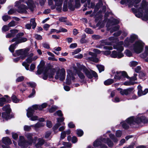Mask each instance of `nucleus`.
<instances>
[{
    "instance_id": "c756f323",
    "label": "nucleus",
    "mask_w": 148,
    "mask_h": 148,
    "mask_svg": "<svg viewBox=\"0 0 148 148\" xmlns=\"http://www.w3.org/2000/svg\"><path fill=\"white\" fill-rule=\"evenodd\" d=\"M83 131L81 129H77L76 131V134L78 137H81L84 134Z\"/></svg>"
},
{
    "instance_id": "4468645a",
    "label": "nucleus",
    "mask_w": 148,
    "mask_h": 148,
    "mask_svg": "<svg viewBox=\"0 0 148 148\" xmlns=\"http://www.w3.org/2000/svg\"><path fill=\"white\" fill-rule=\"evenodd\" d=\"M134 117L132 116L127 119L126 121L127 124L131 125H134Z\"/></svg>"
},
{
    "instance_id": "6e6552de",
    "label": "nucleus",
    "mask_w": 148,
    "mask_h": 148,
    "mask_svg": "<svg viewBox=\"0 0 148 148\" xmlns=\"http://www.w3.org/2000/svg\"><path fill=\"white\" fill-rule=\"evenodd\" d=\"M29 144V143L27 140H24L22 141L19 142V146H21L22 148H27Z\"/></svg>"
},
{
    "instance_id": "58836bf2",
    "label": "nucleus",
    "mask_w": 148,
    "mask_h": 148,
    "mask_svg": "<svg viewBox=\"0 0 148 148\" xmlns=\"http://www.w3.org/2000/svg\"><path fill=\"white\" fill-rule=\"evenodd\" d=\"M94 18H95V23H97L99 21H101L102 19V16L101 14L97 16H95L94 17Z\"/></svg>"
},
{
    "instance_id": "f257e3e1",
    "label": "nucleus",
    "mask_w": 148,
    "mask_h": 148,
    "mask_svg": "<svg viewBox=\"0 0 148 148\" xmlns=\"http://www.w3.org/2000/svg\"><path fill=\"white\" fill-rule=\"evenodd\" d=\"M79 66L77 65L78 69L75 66L74 68V69L75 70L79 77L81 79V81H80L81 83L84 82L85 83L86 82H84V79L85 78V76L83 73L81 71L83 70V71L84 73L86 76L89 79H92L93 77L95 78L98 77V76L97 73L95 71L91 70L90 71L84 65Z\"/></svg>"
},
{
    "instance_id": "052dcab7",
    "label": "nucleus",
    "mask_w": 148,
    "mask_h": 148,
    "mask_svg": "<svg viewBox=\"0 0 148 148\" xmlns=\"http://www.w3.org/2000/svg\"><path fill=\"white\" fill-rule=\"evenodd\" d=\"M2 19L5 21H6L8 19H10V17L7 15H4L2 16Z\"/></svg>"
},
{
    "instance_id": "0eeeda50",
    "label": "nucleus",
    "mask_w": 148,
    "mask_h": 148,
    "mask_svg": "<svg viewBox=\"0 0 148 148\" xmlns=\"http://www.w3.org/2000/svg\"><path fill=\"white\" fill-rule=\"evenodd\" d=\"M28 9L27 7L23 4H19V13L26 14L27 13V10Z\"/></svg>"
},
{
    "instance_id": "774afa93",
    "label": "nucleus",
    "mask_w": 148,
    "mask_h": 148,
    "mask_svg": "<svg viewBox=\"0 0 148 148\" xmlns=\"http://www.w3.org/2000/svg\"><path fill=\"white\" fill-rule=\"evenodd\" d=\"M46 125L47 127L49 128H51L52 126L51 122L50 121H47L46 123Z\"/></svg>"
},
{
    "instance_id": "72a5a7b5",
    "label": "nucleus",
    "mask_w": 148,
    "mask_h": 148,
    "mask_svg": "<svg viewBox=\"0 0 148 148\" xmlns=\"http://www.w3.org/2000/svg\"><path fill=\"white\" fill-rule=\"evenodd\" d=\"M123 44V42L122 41H121L117 43L116 45L113 46L114 49H118Z\"/></svg>"
},
{
    "instance_id": "a211bd4d",
    "label": "nucleus",
    "mask_w": 148,
    "mask_h": 148,
    "mask_svg": "<svg viewBox=\"0 0 148 148\" xmlns=\"http://www.w3.org/2000/svg\"><path fill=\"white\" fill-rule=\"evenodd\" d=\"M38 142L35 144L36 146H42L45 143V140L41 138H39L38 139Z\"/></svg>"
},
{
    "instance_id": "de8ad7c7",
    "label": "nucleus",
    "mask_w": 148,
    "mask_h": 148,
    "mask_svg": "<svg viewBox=\"0 0 148 148\" xmlns=\"http://www.w3.org/2000/svg\"><path fill=\"white\" fill-rule=\"evenodd\" d=\"M43 74V79L45 80H47L49 75V73L45 72L44 71Z\"/></svg>"
},
{
    "instance_id": "ddd939ff",
    "label": "nucleus",
    "mask_w": 148,
    "mask_h": 148,
    "mask_svg": "<svg viewBox=\"0 0 148 148\" xmlns=\"http://www.w3.org/2000/svg\"><path fill=\"white\" fill-rule=\"evenodd\" d=\"M116 74L114 76V79H115L119 80L121 81L123 80V79L122 78L121 74V71H116Z\"/></svg>"
},
{
    "instance_id": "69168bd1",
    "label": "nucleus",
    "mask_w": 148,
    "mask_h": 148,
    "mask_svg": "<svg viewBox=\"0 0 148 148\" xmlns=\"http://www.w3.org/2000/svg\"><path fill=\"white\" fill-rule=\"evenodd\" d=\"M56 72V70L54 68H51L50 70L49 74L51 75H54Z\"/></svg>"
},
{
    "instance_id": "e2e57ef3",
    "label": "nucleus",
    "mask_w": 148,
    "mask_h": 148,
    "mask_svg": "<svg viewBox=\"0 0 148 148\" xmlns=\"http://www.w3.org/2000/svg\"><path fill=\"white\" fill-rule=\"evenodd\" d=\"M142 19L143 21H146L148 20V13L144 15L142 17Z\"/></svg>"
},
{
    "instance_id": "c03bdc74",
    "label": "nucleus",
    "mask_w": 148,
    "mask_h": 148,
    "mask_svg": "<svg viewBox=\"0 0 148 148\" xmlns=\"http://www.w3.org/2000/svg\"><path fill=\"white\" fill-rule=\"evenodd\" d=\"M27 84L33 88H34L36 86V84L33 82H29L27 83Z\"/></svg>"
},
{
    "instance_id": "bb28decb",
    "label": "nucleus",
    "mask_w": 148,
    "mask_h": 148,
    "mask_svg": "<svg viewBox=\"0 0 148 148\" xmlns=\"http://www.w3.org/2000/svg\"><path fill=\"white\" fill-rule=\"evenodd\" d=\"M30 22L31 26H32V28L34 29L36 27V23L35 22V18H31L30 20Z\"/></svg>"
},
{
    "instance_id": "a878e982",
    "label": "nucleus",
    "mask_w": 148,
    "mask_h": 148,
    "mask_svg": "<svg viewBox=\"0 0 148 148\" xmlns=\"http://www.w3.org/2000/svg\"><path fill=\"white\" fill-rule=\"evenodd\" d=\"M3 110L7 112H10L11 110L9 105H6L3 106L2 108Z\"/></svg>"
},
{
    "instance_id": "13d9d810",
    "label": "nucleus",
    "mask_w": 148,
    "mask_h": 148,
    "mask_svg": "<svg viewBox=\"0 0 148 148\" xmlns=\"http://www.w3.org/2000/svg\"><path fill=\"white\" fill-rule=\"evenodd\" d=\"M62 144L67 147L71 148V144L69 142H63Z\"/></svg>"
},
{
    "instance_id": "a19ab883",
    "label": "nucleus",
    "mask_w": 148,
    "mask_h": 148,
    "mask_svg": "<svg viewBox=\"0 0 148 148\" xmlns=\"http://www.w3.org/2000/svg\"><path fill=\"white\" fill-rule=\"evenodd\" d=\"M6 100L4 97L0 98V106H2L5 103Z\"/></svg>"
},
{
    "instance_id": "e433bc0d",
    "label": "nucleus",
    "mask_w": 148,
    "mask_h": 148,
    "mask_svg": "<svg viewBox=\"0 0 148 148\" xmlns=\"http://www.w3.org/2000/svg\"><path fill=\"white\" fill-rule=\"evenodd\" d=\"M67 2V1H65L64 3L63 7V11L64 12H67L68 10Z\"/></svg>"
},
{
    "instance_id": "6e6d98bb",
    "label": "nucleus",
    "mask_w": 148,
    "mask_h": 148,
    "mask_svg": "<svg viewBox=\"0 0 148 148\" xmlns=\"http://www.w3.org/2000/svg\"><path fill=\"white\" fill-rule=\"evenodd\" d=\"M106 144L109 147H111L113 146L114 143L109 138Z\"/></svg>"
},
{
    "instance_id": "b1692460",
    "label": "nucleus",
    "mask_w": 148,
    "mask_h": 148,
    "mask_svg": "<svg viewBox=\"0 0 148 148\" xmlns=\"http://www.w3.org/2000/svg\"><path fill=\"white\" fill-rule=\"evenodd\" d=\"M10 112H4L2 113V117L7 120L10 119L9 116V114Z\"/></svg>"
},
{
    "instance_id": "4d7b16f0",
    "label": "nucleus",
    "mask_w": 148,
    "mask_h": 148,
    "mask_svg": "<svg viewBox=\"0 0 148 148\" xmlns=\"http://www.w3.org/2000/svg\"><path fill=\"white\" fill-rule=\"evenodd\" d=\"M56 109V106H52L49 110V112L50 113H52L55 112Z\"/></svg>"
},
{
    "instance_id": "412c9836",
    "label": "nucleus",
    "mask_w": 148,
    "mask_h": 148,
    "mask_svg": "<svg viewBox=\"0 0 148 148\" xmlns=\"http://www.w3.org/2000/svg\"><path fill=\"white\" fill-rule=\"evenodd\" d=\"M102 142L100 140H96L94 142L93 146L95 147H97L99 146H100Z\"/></svg>"
},
{
    "instance_id": "5fc2aeb1",
    "label": "nucleus",
    "mask_w": 148,
    "mask_h": 148,
    "mask_svg": "<svg viewBox=\"0 0 148 148\" xmlns=\"http://www.w3.org/2000/svg\"><path fill=\"white\" fill-rule=\"evenodd\" d=\"M134 123H135L139 124L141 123L140 117H138L136 119L134 118Z\"/></svg>"
},
{
    "instance_id": "4c0bfd02",
    "label": "nucleus",
    "mask_w": 148,
    "mask_h": 148,
    "mask_svg": "<svg viewBox=\"0 0 148 148\" xmlns=\"http://www.w3.org/2000/svg\"><path fill=\"white\" fill-rule=\"evenodd\" d=\"M110 138L114 143L117 142L118 141L117 138L115 137L114 134H110L109 135Z\"/></svg>"
},
{
    "instance_id": "cd10ccee",
    "label": "nucleus",
    "mask_w": 148,
    "mask_h": 148,
    "mask_svg": "<svg viewBox=\"0 0 148 148\" xmlns=\"http://www.w3.org/2000/svg\"><path fill=\"white\" fill-rule=\"evenodd\" d=\"M71 76L70 75H67L66 78V84L68 85H70L71 83Z\"/></svg>"
},
{
    "instance_id": "6ab92c4d",
    "label": "nucleus",
    "mask_w": 148,
    "mask_h": 148,
    "mask_svg": "<svg viewBox=\"0 0 148 148\" xmlns=\"http://www.w3.org/2000/svg\"><path fill=\"white\" fill-rule=\"evenodd\" d=\"M27 5L28 9H29L32 12L34 11V8L36 7V6L34 3H29L27 4Z\"/></svg>"
},
{
    "instance_id": "f8f14e48",
    "label": "nucleus",
    "mask_w": 148,
    "mask_h": 148,
    "mask_svg": "<svg viewBox=\"0 0 148 148\" xmlns=\"http://www.w3.org/2000/svg\"><path fill=\"white\" fill-rule=\"evenodd\" d=\"M2 141L3 143L6 145H10L12 143V141L8 137H5L2 139Z\"/></svg>"
},
{
    "instance_id": "864d4df0",
    "label": "nucleus",
    "mask_w": 148,
    "mask_h": 148,
    "mask_svg": "<svg viewBox=\"0 0 148 148\" xmlns=\"http://www.w3.org/2000/svg\"><path fill=\"white\" fill-rule=\"evenodd\" d=\"M61 125L60 123H57L56 124L52 127L53 130V131L57 130L59 127Z\"/></svg>"
},
{
    "instance_id": "09e8293b",
    "label": "nucleus",
    "mask_w": 148,
    "mask_h": 148,
    "mask_svg": "<svg viewBox=\"0 0 148 148\" xmlns=\"http://www.w3.org/2000/svg\"><path fill=\"white\" fill-rule=\"evenodd\" d=\"M27 40V38L23 37H19V43L24 42H26Z\"/></svg>"
},
{
    "instance_id": "c85d7f7f",
    "label": "nucleus",
    "mask_w": 148,
    "mask_h": 148,
    "mask_svg": "<svg viewBox=\"0 0 148 148\" xmlns=\"http://www.w3.org/2000/svg\"><path fill=\"white\" fill-rule=\"evenodd\" d=\"M96 66L99 70V72L100 73L102 71H104L105 69L104 66L101 64H97Z\"/></svg>"
},
{
    "instance_id": "0e129e2a",
    "label": "nucleus",
    "mask_w": 148,
    "mask_h": 148,
    "mask_svg": "<svg viewBox=\"0 0 148 148\" xmlns=\"http://www.w3.org/2000/svg\"><path fill=\"white\" fill-rule=\"evenodd\" d=\"M34 37L38 40H41L42 39V36L38 34H35Z\"/></svg>"
},
{
    "instance_id": "338daca9",
    "label": "nucleus",
    "mask_w": 148,
    "mask_h": 148,
    "mask_svg": "<svg viewBox=\"0 0 148 148\" xmlns=\"http://www.w3.org/2000/svg\"><path fill=\"white\" fill-rule=\"evenodd\" d=\"M68 126L70 128H73L75 127V125L73 124V122H69L68 124Z\"/></svg>"
},
{
    "instance_id": "bf43d9fd",
    "label": "nucleus",
    "mask_w": 148,
    "mask_h": 148,
    "mask_svg": "<svg viewBox=\"0 0 148 148\" xmlns=\"http://www.w3.org/2000/svg\"><path fill=\"white\" fill-rule=\"evenodd\" d=\"M85 31L88 34H92L94 33V32L90 28H86Z\"/></svg>"
},
{
    "instance_id": "aec40b11",
    "label": "nucleus",
    "mask_w": 148,
    "mask_h": 148,
    "mask_svg": "<svg viewBox=\"0 0 148 148\" xmlns=\"http://www.w3.org/2000/svg\"><path fill=\"white\" fill-rule=\"evenodd\" d=\"M114 82V80L113 79H108L104 82V84L106 86H108L112 84Z\"/></svg>"
},
{
    "instance_id": "f704fd0d",
    "label": "nucleus",
    "mask_w": 148,
    "mask_h": 148,
    "mask_svg": "<svg viewBox=\"0 0 148 148\" xmlns=\"http://www.w3.org/2000/svg\"><path fill=\"white\" fill-rule=\"evenodd\" d=\"M139 73V76L140 79H143L146 75V73L144 71H140Z\"/></svg>"
},
{
    "instance_id": "20e7f679",
    "label": "nucleus",
    "mask_w": 148,
    "mask_h": 148,
    "mask_svg": "<svg viewBox=\"0 0 148 148\" xmlns=\"http://www.w3.org/2000/svg\"><path fill=\"white\" fill-rule=\"evenodd\" d=\"M138 39L137 35L133 34L131 35L130 38H127L124 41V44L127 46H128L130 45V43H133L136 39Z\"/></svg>"
},
{
    "instance_id": "2f4dec72",
    "label": "nucleus",
    "mask_w": 148,
    "mask_h": 148,
    "mask_svg": "<svg viewBox=\"0 0 148 148\" xmlns=\"http://www.w3.org/2000/svg\"><path fill=\"white\" fill-rule=\"evenodd\" d=\"M75 8L78 9L81 6V4L80 0H75Z\"/></svg>"
},
{
    "instance_id": "680f3d73",
    "label": "nucleus",
    "mask_w": 148,
    "mask_h": 148,
    "mask_svg": "<svg viewBox=\"0 0 148 148\" xmlns=\"http://www.w3.org/2000/svg\"><path fill=\"white\" fill-rule=\"evenodd\" d=\"M78 139L76 136H73L72 137L71 142L73 143H76Z\"/></svg>"
},
{
    "instance_id": "37998d69",
    "label": "nucleus",
    "mask_w": 148,
    "mask_h": 148,
    "mask_svg": "<svg viewBox=\"0 0 148 148\" xmlns=\"http://www.w3.org/2000/svg\"><path fill=\"white\" fill-rule=\"evenodd\" d=\"M47 106V103H44L39 106V110H42L43 108H46Z\"/></svg>"
},
{
    "instance_id": "ea45409f",
    "label": "nucleus",
    "mask_w": 148,
    "mask_h": 148,
    "mask_svg": "<svg viewBox=\"0 0 148 148\" xmlns=\"http://www.w3.org/2000/svg\"><path fill=\"white\" fill-rule=\"evenodd\" d=\"M136 82H132L130 81H125L124 83L123 84L125 86H130L132 85H134L135 84Z\"/></svg>"
},
{
    "instance_id": "1a4fd4ad",
    "label": "nucleus",
    "mask_w": 148,
    "mask_h": 148,
    "mask_svg": "<svg viewBox=\"0 0 148 148\" xmlns=\"http://www.w3.org/2000/svg\"><path fill=\"white\" fill-rule=\"evenodd\" d=\"M27 111L26 115L28 118H30L34 115V114H34L35 111L31 107H29L28 108L27 110Z\"/></svg>"
},
{
    "instance_id": "39448f33",
    "label": "nucleus",
    "mask_w": 148,
    "mask_h": 148,
    "mask_svg": "<svg viewBox=\"0 0 148 148\" xmlns=\"http://www.w3.org/2000/svg\"><path fill=\"white\" fill-rule=\"evenodd\" d=\"M18 34L16 35V37L13 38L11 40L12 42H15V43L11 45L9 47V49L10 51L13 53L16 47L18 46Z\"/></svg>"
},
{
    "instance_id": "603ef678",
    "label": "nucleus",
    "mask_w": 148,
    "mask_h": 148,
    "mask_svg": "<svg viewBox=\"0 0 148 148\" xmlns=\"http://www.w3.org/2000/svg\"><path fill=\"white\" fill-rule=\"evenodd\" d=\"M126 52V54L127 56L130 57L132 56V52L128 49H126L125 51V52Z\"/></svg>"
},
{
    "instance_id": "9b49d317",
    "label": "nucleus",
    "mask_w": 148,
    "mask_h": 148,
    "mask_svg": "<svg viewBox=\"0 0 148 148\" xmlns=\"http://www.w3.org/2000/svg\"><path fill=\"white\" fill-rule=\"evenodd\" d=\"M65 71L64 68L62 69L61 70V72L60 73V80L63 81H64L65 77Z\"/></svg>"
},
{
    "instance_id": "a18cd8bd",
    "label": "nucleus",
    "mask_w": 148,
    "mask_h": 148,
    "mask_svg": "<svg viewBox=\"0 0 148 148\" xmlns=\"http://www.w3.org/2000/svg\"><path fill=\"white\" fill-rule=\"evenodd\" d=\"M122 126L125 130H128L130 127L129 125L125 122H122Z\"/></svg>"
},
{
    "instance_id": "5701e85b",
    "label": "nucleus",
    "mask_w": 148,
    "mask_h": 148,
    "mask_svg": "<svg viewBox=\"0 0 148 148\" xmlns=\"http://www.w3.org/2000/svg\"><path fill=\"white\" fill-rule=\"evenodd\" d=\"M141 123L144 124L147 123H148V119L145 116H140Z\"/></svg>"
},
{
    "instance_id": "dca6fc26",
    "label": "nucleus",
    "mask_w": 148,
    "mask_h": 148,
    "mask_svg": "<svg viewBox=\"0 0 148 148\" xmlns=\"http://www.w3.org/2000/svg\"><path fill=\"white\" fill-rule=\"evenodd\" d=\"M103 3L101 0H99L98 3H97L95 6V10L98 11L100 8L101 6L102 5Z\"/></svg>"
},
{
    "instance_id": "8fccbe9b",
    "label": "nucleus",
    "mask_w": 148,
    "mask_h": 148,
    "mask_svg": "<svg viewBox=\"0 0 148 148\" xmlns=\"http://www.w3.org/2000/svg\"><path fill=\"white\" fill-rule=\"evenodd\" d=\"M31 127H34L33 125L30 126L25 125L24 126V130L26 132H29L30 131L31 129Z\"/></svg>"
},
{
    "instance_id": "7c9ffc66",
    "label": "nucleus",
    "mask_w": 148,
    "mask_h": 148,
    "mask_svg": "<svg viewBox=\"0 0 148 148\" xmlns=\"http://www.w3.org/2000/svg\"><path fill=\"white\" fill-rule=\"evenodd\" d=\"M26 137L28 140V141L29 143V144H32L33 142V139L32 135L29 134L27 135Z\"/></svg>"
},
{
    "instance_id": "79ce46f5",
    "label": "nucleus",
    "mask_w": 148,
    "mask_h": 148,
    "mask_svg": "<svg viewBox=\"0 0 148 148\" xmlns=\"http://www.w3.org/2000/svg\"><path fill=\"white\" fill-rule=\"evenodd\" d=\"M118 54V52L114 50L112 52L111 54L110 55L111 57L113 58H117Z\"/></svg>"
},
{
    "instance_id": "2eb2a0df",
    "label": "nucleus",
    "mask_w": 148,
    "mask_h": 148,
    "mask_svg": "<svg viewBox=\"0 0 148 148\" xmlns=\"http://www.w3.org/2000/svg\"><path fill=\"white\" fill-rule=\"evenodd\" d=\"M29 50V48H26L24 50H23L22 49H19V55L21 53L22 54L26 56Z\"/></svg>"
},
{
    "instance_id": "7ed1b4c3",
    "label": "nucleus",
    "mask_w": 148,
    "mask_h": 148,
    "mask_svg": "<svg viewBox=\"0 0 148 148\" xmlns=\"http://www.w3.org/2000/svg\"><path fill=\"white\" fill-rule=\"evenodd\" d=\"M134 89L133 88H130L126 89H123L121 88H118L116 90L118 91H120V93L122 95H125L127 96L132 94V91Z\"/></svg>"
},
{
    "instance_id": "9d476101",
    "label": "nucleus",
    "mask_w": 148,
    "mask_h": 148,
    "mask_svg": "<svg viewBox=\"0 0 148 148\" xmlns=\"http://www.w3.org/2000/svg\"><path fill=\"white\" fill-rule=\"evenodd\" d=\"M148 5V2L145 0H142L140 4V6L139 7V9L144 10L147 8Z\"/></svg>"
},
{
    "instance_id": "4be33fe9",
    "label": "nucleus",
    "mask_w": 148,
    "mask_h": 148,
    "mask_svg": "<svg viewBox=\"0 0 148 148\" xmlns=\"http://www.w3.org/2000/svg\"><path fill=\"white\" fill-rule=\"evenodd\" d=\"M88 60L95 63H98L99 61V59L97 57H88Z\"/></svg>"
},
{
    "instance_id": "3c124183",
    "label": "nucleus",
    "mask_w": 148,
    "mask_h": 148,
    "mask_svg": "<svg viewBox=\"0 0 148 148\" xmlns=\"http://www.w3.org/2000/svg\"><path fill=\"white\" fill-rule=\"evenodd\" d=\"M122 132L121 131L118 130L116 131V136L117 137H121L122 135Z\"/></svg>"
},
{
    "instance_id": "c9c22d12",
    "label": "nucleus",
    "mask_w": 148,
    "mask_h": 148,
    "mask_svg": "<svg viewBox=\"0 0 148 148\" xmlns=\"http://www.w3.org/2000/svg\"><path fill=\"white\" fill-rule=\"evenodd\" d=\"M53 67V66L51 65L50 63H49L47 64V66L46 67L44 71L45 72L49 73L48 71L49 70H50L51 68Z\"/></svg>"
},
{
    "instance_id": "393cba45",
    "label": "nucleus",
    "mask_w": 148,
    "mask_h": 148,
    "mask_svg": "<svg viewBox=\"0 0 148 148\" xmlns=\"http://www.w3.org/2000/svg\"><path fill=\"white\" fill-rule=\"evenodd\" d=\"M122 77L123 79V80H124L125 78L129 79L130 77L128 76L127 72L124 71H121Z\"/></svg>"
},
{
    "instance_id": "473e14b6",
    "label": "nucleus",
    "mask_w": 148,
    "mask_h": 148,
    "mask_svg": "<svg viewBox=\"0 0 148 148\" xmlns=\"http://www.w3.org/2000/svg\"><path fill=\"white\" fill-rule=\"evenodd\" d=\"M123 44V42L122 41H121L117 43L116 45L113 46L114 49H118Z\"/></svg>"
},
{
    "instance_id": "423d86ee",
    "label": "nucleus",
    "mask_w": 148,
    "mask_h": 148,
    "mask_svg": "<svg viewBox=\"0 0 148 148\" xmlns=\"http://www.w3.org/2000/svg\"><path fill=\"white\" fill-rule=\"evenodd\" d=\"M18 1H16L15 2L14 7V9H10L8 12V14H12L16 11H18Z\"/></svg>"
},
{
    "instance_id": "f03ea898",
    "label": "nucleus",
    "mask_w": 148,
    "mask_h": 148,
    "mask_svg": "<svg viewBox=\"0 0 148 148\" xmlns=\"http://www.w3.org/2000/svg\"><path fill=\"white\" fill-rule=\"evenodd\" d=\"M145 43L141 40L135 42L133 45V50L136 53L139 54L142 52L143 50Z\"/></svg>"
},
{
    "instance_id": "49530a36",
    "label": "nucleus",
    "mask_w": 148,
    "mask_h": 148,
    "mask_svg": "<svg viewBox=\"0 0 148 148\" xmlns=\"http://www.w3.org/2000/svg\"><path fill=\"white\" fill-rule=\"evenodd\" d=\"M37 68L38 69L36 73V74L40 75L44 72L43 68L38 67Z\"/></svg>"
},
{
    "instance_id": "f3484780",
    "label": "nucleus",
    "mask_w": 148,
    "mask_h": 148,
    "mask_svg": "<svg viewBox=\"0 0 148 148\" xmlns=\"http://www.w3.org/2000/svg\"><path fill=\"white\" fill-rule=\"evenodd\" d=\"M73 1L70 0L68 2V7L69 9L71 11H73L75 10V6L73 5L72 2Z\"/></svg>"
}]
</instances>
